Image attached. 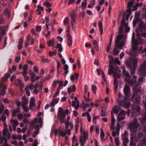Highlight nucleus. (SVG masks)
<instances>
[{
  "instance_id": "obj_49",
  "label": "nucleus",
  "mask_w": 146,
  "mask_h": 146,
  "mask_svg": "<svg viewBox=\"0 0 146 146\" xmlns=\"http://www.w3.org/2000/svg\"><path fill=\"white\" fill-rule=\"evenodd\" d=\"M139 6V3H137L133 7L132 11H135L136 10L138 6Z\"/></svg>"
},
{
  "instance_id": "obj_12",
  "label": "nucleus",
  "mask_w": 146,
  "mask_h": 146,
  "mask_svg": "<svg viewBox=\"0 0 146 146\" xmlns=\"http://www.w3.org/2000/svg\"><path fill=\"white\" fill-rule=\"evenodd\" d=\"M117 102L119 106L123 107L124 108L128 109L131 106V103L130 102L126 101L125 100H120L118 99Z\"/></svg>"
},
{
  "instance_id": "obj_20",
  "label": "nucleus",
  "mask_w": 146,
  "mask_h": 146,
  "mask_svg": "<svg viewBox=\"0 0 146 146\" xmlns=\"http://www.w3.org/2000/svg\"><path fill=\"white\" fill-rule=\"evenodd\" d=\"M22 106H26L27 104L28 101L26 98L25 96H23L22 97Z\"/></svg>"
},
{
  "instance_id": "obj_46",
  "label": "nucleus",
  "mask_w": 146,
  "mask_h": 146,
  "mask_svg": "<svg viewBox=\"0 0 146 146\" xmlns=\"http://www.w3.org/2000/svg\"><path fill=\"white\" fill-rule=\"evenodd\" d=\"M119 52V50H117L116 48H115L113 50V53L115 55H117Z\"/></svg>"
},
{
  "instance_id": "obj_19",
  "label": "nucleus",
  "mask_w": 146,
  "mask_h": 146,
  "mask_svg": "<svg viewBox=\"0 0 146 146\" xmlns=\"http://www.w3.org/2000/svg\"><path fill=\"white\" fill-rule=\"evenodd\" d=\"M21 113L20 109L17 107L16 109H14L12 113V116L14 117L16 116L17 113Z\"/></svg>"
},
{
  "instance_id": "obj_52",
  "label": "nucleus",
  "mask_w": 146,
  "mask_h": 146,
  "mask_svg": "<svg viewBox=\"0 0 146 146\" xmlns=\"http://www.w3.org/2000/svg\"><path fill=\"white\" fill-rule=\"evenodd\" d=\"M69 19L67 17L65 18L64 21V25H67L68 24L69 22Z\"/></svg>"
},
{
  "instance_id": "obj_9",
  "label": "nucleus",
  "mask_w": 146,
  "mask_h": 146,
  "mask_svg": "<svg viewBox=\"0 0 146 146\" xmlns=\"http://www.w3.org/2000/svg\"><path fill=\"white\" fill-rule=\"evenodd\" d=\"M137 119H135V122L129 124V127L131 132L135 133L137 130L138 127L140 124L137 121Z\"/></svg>"
},
{
  "instance_id": "obj_8",
  "label": "nucleus",
  "mask_w": 146,
  "mask_h": 146,
  "mask_svg": "<svg viewBox=\"0 0 146 146\" xmlns=\"http://www.w3.org/2000/svg\"><path fill=\"white\" fill-rule=\"evenodd\" d=\"M69 113L68 109L64 110L61 107H59L57 112L58 119H64L66 115H68Z\"/></svg>"
},
{
  "instance_id": "obj_10",
  "label": "nucleus",
  "mask_w": 146,
  "mask_h": 146,
  "mask_svg": "<svg viewBox=\"0 0 146 146\" xmlns=\"http://www.w3.org/2000/svg\"><path fill=\"white\" fill-rule=\"evenodd\" d=\"M125 27V31L126 33L128 32L130 30V28L128 27V24L125 22V18L123 17L121 20V24L119 29V33H122L124 26Z\"/></svg>"
},
{
  "instance_id": "obj_38",
  "label": "nucleus",
  "mask_w": 146,
  "mask_h": 146,
  "mask_svg": "<svg viewBox=\"0 0 146 146\" xmlns=\"http://www.w3.org/2000/svg\"><path fill=\"white\" fill-rule=\"evenodd\" d=\"M58 133L62 137H64L67 135L66 132H65V131L64 132L62 131L61 130H60L58 131Z\"/></svg>"
},
{
  "instance_id": "obj_34",
  "label": "nucleus",
  "mask_w": 146,
  "mask_h": 146,
  "mask_svg": "<svg viewBox=\"0 0 146 146\" xmlns=\"http://www.w3.org/2000/svg\"><path fill=\"white\" fill-rule=\"evenodd\" d=\"M130 146H135L136 144L135 142H134L133 137H132L130 138V142L129 143Z\"/></svg>"
},
{
  "instance_id": "obj_62",
  "label": "nucleus",
  "mask_w": 146,
  "mask_h": 146,
  "mask_svg": "<svg viewBox=\"0 0 146 146\" xmlns=\"http://www.w3.org/2000/svg\"><path fill=\"white\" fill-rule=\"evenodd\" d=\"M121 127L120 126L118 125L117 126L116 128V133L117 134L119 135V131L120 130Z\"/></svg>"
},
{
  "instance_id": "obj_53",
  "label": "nucleus",
  "mask_w": 146,
  "mask_h": 146,
  "mask_svg": "<svg viewBox=\"0 0 146 146\" xmlns=\"http://www.w3.org/2000/svg\"><path fill=\"white\" fill-rule=\"evenodd\" d=\"M92 89L93 92L94 94H96L97 90L96 86L94 85H92Z\"/></svg>"
},
{
  "instance_id": "obj_57",
  "label": "nucleus",
  "mask_w": 146,
  "mask_h": 146,
  "mask_svg": "<svg viewBox=\"0 0 146 146\" xmlns=\"http://www.w3.org/2000/svg\"><path fill=\"white\" fill-rule=\"evenodd\" d=\"M25 106H22V107L25 112L28 113L29 111V108L28 107H26Z\"/></svg>"
},
{
  "instance_id": "obj_44",
  "label": "nucleus",
  "mask_w": 146,
  "mask_h": 146,
  "mask_svg": "<svg viewBox=\"0 0 146 146\" xmlns=\"http://www.w3.org/2000/svg\"><path fill=\"white\" fill-rule=\"evenodd\" d=\"M100 136L101 139H104L105 136V134L102 129H101Z\"/></svg>"
},
{
  "instance_id": "obj_5",
  "label": "nucleus",
  "mask_w": 146,
  "mask_h": 146,
  "mask_svg": "<svg viewBox=\"0 0 146 146\" xmlns=\"http://www.w3.org/2000/svg\"><path fill=\"white\" fill-rule=\"evenodd\" d=\"M123 34H119L117 36L116 39L115 41V46L120 49H121L122 48V47L124 46V44L125 42V39L126 38L125 36L124 37V39L120 42V40L123 39Z\"/></svg>"
},
{
  "instance_id": "obj_33",
  "label": "nucleus",
  "mask_w": 146,
  "mask_h": 146,
  "mask_svg": "<svg viewBox=\"0 0 146 146\" xmlns=\"http://www.w3.org/2000/svg\"><path fill=\"white\" fill-rule=\"evenodd\" d=\"M55 48H58V51L59 52H62L63 48L62 47V45L58 43L57 44L56 46L55 47Z\"/></svg>"
},
{
  "instance_id": "obj_42",
  "label": "nucleus",
  "mask_w": 146,
  "mask_h": 146,
  "mask_svg": "<svg viewBox=\"0 0 146 146\" xmlns=\"http://www.w3.org/2000/svg\"><path fill=\"white\" fill-rule=\"evenodd\" d=\"M87 3L86 2H82L81 4V9L83 10H84L86 7Z\"/></svg>"
},
{
  "instance_id": "obj_26",
  "label": "nucleus",
  "mask_w": 146,
  "mask_h": 146,
  "mask_svg": "<svg viewBox=\"0 0 146 146\" xmlns=\"http://www.w3.org/2000/svg\"><path fill=\"white\" fill-rule=\"evenodd\" d=\"M6 115L7 116H8L9 115V111L8 109H6L5 110L2 115L1 118L0 117V119H6Z\"/></svg>"
},
{
  "instance_id": "obj_60",
  "label": "nucleus",
  "mask_w": 146,
  "mask_h": 146,
  "mask_svg": "<svg viewBox=\"0 0 146 146\" xmlns=\"http://www.w3.org/2000/svg\"><path fill=\"white\" fill-rule=\"evenodd\" d=\"M42 61L44 63H47L49 61V60L48 59L44 58H41Z\"/></svg>"
},
{
  "instance_id": "obj_55",
  "label": "nucleus",
  "mask_w": 146,
  "mask_h": 146,
  "mask_svg": "<svg viewBox=\"0 0 146 146\" xmlns=\"http://www.w3.org/2000/svg\"><path fill=\"white\" fill-rule=\"evenodd\" d=\"M116 64H117L118 65H120V62L116 58L114 60V62L113 63V64L115 65Z\"/></svg>"
},
{
  "instance_id": "obj_28",
  "label": "nucleus",
  "mask_w": 146,
  "mask_h": 146,
  "mask_svg": "<svg viewBox=\"0 0 146 146\" xmlns=\"http://www.w3.org/2000/svg\"><path fill=\"white\" fill-rule=\"evenodd\" d=\"M29 74L31 76V81L32 82L34 83L35 82L34 77L36 76V74L33 72H30Z\"/></svg>"
},
{
  "instance_id": "obj_1",
  "label": "nucleus",
  "mask_w": 146,
  "mask_h": 146,
  "mask_svg": "<svg viewBox=\"0 0 146 146\" xmlns=\"http://www.w3.org/2000/svg\"><path fill=\"white\" fill-rule=\"evenodd\" d=\"M123 74L127 77L125 78V82L131 86H134L133 89V96L132 97L131 100H133L135 99L136 102H139L141 99L140 95L141 94L142 92L141 89V87L140 84H136L137 82V76H133L131 78L129 72L126 71L125 68L123 67Z\"/></svg>"
},
{
  "instance_id": "obj_14",
  "label": "nucleus",
  "mask_w": 146,
  "mask_h": 146,
  "mask_svg": "<svg viewBox=\"0 0 146 146\" xmlns=\"http://www.w3.org/2000/svg\"><path fill=\"white\" fill-rule=\"evenodd\" d=\"M146 30V24L143 22H141L139 24L138 28L136 29V31L141 32H144Z\"/></svg>"
},
{
  "instance_id": "obj_6",
  "label": "nucleus",
  "mask_w": 146,
  "mask_h": 146,
  "mask_svg": "<svg viewBox=\"0 0 146 146\" xmlns=\"http://www.w3.org/2000/svg\"><path fill=\"white\" fill-rule=\"evenodd\" d=\"M132 50L130 52L131 54L133 56L136 55L138 53L137 45L138 44V41L135 40V35L134 33H133L132 37Z\"/></svg>"
},
{
  "instance_id": "obj_3",
  "label": "nucleus",
  "mask_w": 146,
  "mask_h": 146,
  "mask_svg": "<svg viewBox=\"0 0 146 146\" xmlns=\"http://www.w3.org/2000/svg\"><path fill=\"white\" fill-rule=\"evenodd\" d=\"M138 63V59L136 58H131L126 61V65L130 70L131 73L133 75L135 72Z\"/></svg>"
},
{
  "instance_id": "obj_61",
  "label": "nucleus",
  "mask_w": 146,
  "mask_h": 146,
  "mask_svg": "<svg viewBox=\"0 0 146 146\" xmlns=\"http://www.w3.org/2000/svg\"><path fill=\"white\" fill-rule=\"evenodd\" d=\"M133 1L129 2L127 3V6L128 7L131 8L133 5Z\"/></svg>"
},
{
  "instance_id": "obj_2",
  "label": "nucleus",
  "mask_w": 146,
  "mask_h": 146,
  "mask_svg": "<svg viewBox=\"0 0 146 146\" xmlns=\"http://www.w3.org/2000/svg\"><path fill=\"white\" fill-rule=\"evenodd\" d=\"M112 111L111 112V119H115L114 116V114H115L117 117V119H125L124 116L126 114V111L121 110L120 112L119 113L121 110L120 107L116 105L114 106L112 108Z\"/></svg>"
},
{
  "instance_id": "obj_15",
  "label": "nucleus",
  "mask_w": 146,
  "mask_h": 146,
  "mask_svg": "<svg viewBox=\"0 0 146 146\" xmlns=\"http://www.w3.org/2000/svg\"><path fill=\"white\" fill-rule=\"evenodd\" d=\"M123 92L126 98H128L131 95V92L129 87L127 86L125 87L123 89Z\"/></svg>"
},
{
  "instance_id": "obj_63",
  "label": "nucleus",
  "mask_w": 146,
  "mask_h": 146,
  "mask_svg": "<svg viewBox=\"0 0 146 146\" xmlns=\"http://www.w3.org/2000/svg\"><path fill=\"white\" fill-rule=\"evenodd\" d=\"M44 5L46 6L47 7H49L51 6V5L50 3L47 2H45L44 3Z\"/></svg>"
},
{
  "instance_id": "obj_17",
  "label": "nucleus",
  "mask_w": 146,
  "mask_h": 146,
  "mask_svg": "<svg viewBox=\"0 0 146 146\" xmlns=\"http://www.w3.org/2000/svg\"><path fill=\"white\" fill-rule=\"evenodd\" d=\"M74 107H75V109L77 110L80 107L79 103L76 97H74Z\"/></svg>"
},
{
  "instance_id": "obj_27",
  "label": "nucleus",
  "mask_w": 146,
  "mask_h": 146,
  "mask_svg": "<svg viewBox=\"0 0 146 146\" xmlns=\"http://www.w3.org/2000/svg\"><path fill=\"white\" fill-rule=\"evenodd\" d=\"M4 126H5V128L3 129V136H7V133L8 131V130L7 129V124H4Z\"/></svg>"
},
{
  "instance_id": "obj_43",
  "label": "nucleus",
  "mask_w": 146,
  "mask_h": 146,
  "mask_svg": "<svg viewBox=\"0 0 146 146\" xmlns=\"http://www.w3.org/2000/svg\"><path fill=\"white\" fill-rule=\"evenodd\" d=\"M82 115L83 117L86 116L87 119H91L90 115L88 112L86 113H82Z\"/></svg>"
},
{
  "instance_id": "obj_56",
  "label": "nucleus",
  "mask_w": 146,
  "mask_h": 146,
  "mask_svg": "<svg viewBox=\"0 0 146 146\" xmlns=\"http://www.w3.org/2000/svg\"><path fill=\"white\" fill-rule=\"evenodd\" d=\"M73 140H74V142L75 141V146L74 145V146H78V141L76 139L75 136L74 135L73 136Z\"/></svg>"
},
{
  "instance_id": "obj_24",
  "label": "nucleus",
  "mask_w": 146,
  "mask_h": 146,
  "mask_svg": "<svg viewBox=\"0 0 146 146\" xmlns=\"http://www.w3.org/2000/svg\"><path fill=\"white\" fill-rule=\"evenodd\" d=\"M59 100V99L56 98L53 99L50 103V106L52 107H54L55 104L57 103Z\"/></svg>"
},
{
  "instance_id": "obj_45",
  "label": "nucleus",
  "mask_w": 146,
  "mask_h": 146,
  "mask_svg": "<svg viewBox=\"0 0 146 146\" xmlns=\"http://www.w3.org/2000/svg\"><path fill=\"white\" fill-rule=\"evenodd\" d=\"M128 135L129 133L126 131H125L123 134H121V138L127 137V136Z\"/></svg>"
},
{
  "instance_id": "obj_36",
  "label": "nucleus",
  "mask_w": 146,
  "mask_h": 146,
  "mask_svg": "<svg viewBox=\"0 0 146 146\" xmlns=\"http://www.w3.org/2000/svg\"><path fill=\"white\" fill-rule=\"evenodd\" d=\"M64 69L65 70V76H66V75L68 74V66L67 64H65L64 65Z\"/></svg>"
},
{
  "instance_id": "obj_11",
  "label": "nucleus",
  "mask_w": 146,
  "mask_h": 146,
  "mask_svg": "<svg viewBox=\"0 0 146 146\" xmlns=\"http://www.w3.org/2000/svg\"><path fill=\"white\" fill-rule=\"evenodd\" d=\"M138 73L141 76H146V60L144 61L143 64L141 66Z\"/></svg>"
},
{
  "instance_id": "obj_29",
  "label": "nucleus",
  "mask_w": 146,
  "mask_h": 146,
  "mask_svg": "<svg viewBox=\"0 0 146 146\" xmlns=\"http://www.w3.org/2000/svg\"><path fill=\"white\" fill-rule=\"evenodd\" d=\"M79 74L78 73H76L74 75V83L77 82L78 80Z\"/></svg>"
},
{
  "instance_id": "obj_7",
  "label": "nucleus",
  "mask_w": 146,
  "mask_h": 146,
  "mask_svg": "<svg viewBox=\"0 0 146 146\" xmlns=\"http://www.w3.org/2000/svg\"><path fill=\"white\" fill-rule=\"evenodd\" d=\"M143 136V134L142 132H140L137 133L134 136L133 139H134L136 141H140L141 139V142L139 143L137 146H146V139H142Z\"/></svg>"
},
{
  "instance_id": "obj_48",
  "label": "nucleus",
  "mask_w": 146,
  "mask_h": 146,
  "mask_svg": "<svg viewBox=\"0 0 146 146\" xmlns=\"http://www.w3.org/2000/svg\"><path fill=\"white\" fill-rule=\"evenodd\" d=\"M68 93L70 94L71 92L73 91V86L69 87L67 89Z\"/></svg>"
},
{
  "instance_id": "obj_54",
  "label": "nucleus",
  "mask_w": 146,
  "mask_h": 146,
  "mask_svg": "<svg viewBox=\"0 0 146 146\" xmlns=\"http://www.w3.org/2000/svg\"><path fill=\"white\" fill-rule=\"evenodd\" d=\"M37 11H43L44 10L43 8L40 5H38L37 6V9H36Z\"/></svg>"
},
{
  "instance_id": "obj_64",
  "label": "nucleus",
  "mask_w": 146,
  "mask_h": 146,
  "mask_svg": "<svg viewBox=\"0 0 146 146\" xmlns=\"http://www.w3.org/2000/svg\"><path fill=\"white\" fill-rule=\"evenodd\" d=\"M41 27L40 26H37L36 28V31L39 32L41 31Z\"/></svg>"
},
{
  "instance_id": "obj_21",
  "label": "nucleus",
  "mask_w": 146,
  "mask_h": 146,
  "mask_svg": "<svg viewBox=\"0 0 146 146\" xmlns=\"http://www.w3.org/2000/svg\"><path fill=\"white\" fill-rule=\"evenodd\" d=\"M108 57L109 58H110V65L109 66V69H110V66H112L114 68H118L117 67H115L114 68L113 67V63L114 62V60L113 59V57L111 55H108Z\"/></svg>"
},
{
  "instance_id": "obj_31",
  "label": "nucleus",
  "mask_w": 146,
  "mask_h": 146,
  "mask_svg": "<svg viewBox=\"0 0 146 146\" xmlns=\"http://www.w3.org/2000/svg\"><path fill=\"white\" fill-rule=\"evenodd\" d=\"M35 99L33 97H31V101L30 102L29 105L34 107L35 106Z\"/></svg>"
},
{
  "instance_id": "obj_51",
  "label": "nucleus",
  "mask_w": 146,
  "mask_h": 146,
  "mask_svg": "<svg viewBox=\"0 0 146 146\" xmlns=\"http://www.w3.org/2000/svg\"><path fill=\"white\" fill-rule=\"evenodd\" d=\"M137 35H139L140 36H141L142 37H146V33H137Z\"/></svg>"
},
{
  "instance_id": "obj_35",
  "label": "nucleus",
  "mask_w": 146,
  "mask_h": 146,
  "mask_svg": "<svg viewBox=\"0 0 146 146\" xmlns=\"http://www.w3.org/2000/svg\"><path fill=\"white\" fill-rule=\"evenodd\" d=\"M10 122L12 123H13V125L17 126L19 124V122L16 119H10Z\"/></svg>"
},
{
  "instance_id": "obj_59",
  "label": "nucleus",
  "mask_w": 146,
  "mask_h": 146,
  "mask_svg": "<svg viewBox=\"0 0 146 146\" xmlns=\"http://www.w3.org/2000/svg\"><path fill=\"white\" fill-rule=\"evenodd\" d=\"M140 15V12L139 11H137L135 14V17L136 18L138 19Z\"/></svg>"
},
{
  "instance_id": "obj_30",
  "label": "nucleus",
  "mask_w": 146,
  "mask_h": 146,
  "mask_svg": "<svg viewBox=\"0 0 146 146\" xmlns=\"http://www.w3.org/2000/svg\"><path fill=\"white\" fill-rule=\"evenodd\" d=\"M98 26L99 28V30L100 31V34L101 35L103 33V28L102 23L100 22L98 23Z\"/></svg>"
},
{
  "instance_id": "obj_47",
  "label": "nucleus",
  "mask_w": 146,
  "mask_h": 146,
  "mask_svg": "<svg viewBox=\"0 0 146 146\" xmlns=\"http://www.w3.org/2000/svg\"><path fill=\"white\" fill-rule=\"evenodd\" d=\"M4 110V107L3 104H1L0 107V115L2 114L3 111Z\"/></svg>"
},
{
  "instance_id": "obj_4",
  "label": "nucleus",
  "mask_w": 146,
  "mask_h": 146,
  "mask_svg": "<svg viewBox=\"0 0 146 146\" xmlns=\"http://www.w3.org/2000/svg\"><path fill=\"white\" fill-rule=\"evenodd\" d=\"M113 73L114 77V84H118L116 77L120 78L121 74V71L118 68H114L112 66H110V69H109L108 74H111Z\"/></svg>"
},
{
  "instance_id": "obj_37",
  "label": "nucleus",
  "mask_w": 146,
  "mask_h": 146,
  "mask_svg": "<svg viewBox=\"0 0 146 146\" xmlns=\"http://www.w3.org/2000/svg\"><path fill=\"white\" fill-rule=\"evenodd\" d=\"M47 44L49 46H51L52 45L54 46V39L50 40L49 41L47 42Z\"/></svg>"
},
{
  "instance_id": "obj_32",
  "label": "nucleus",
  "mask_w": 146,
  "mask_h": 146,
  "mask_svg": "<svg viewBox=\"0 0 146 146\" xmlns=\"http://www.w3.org/2000/svg\"><path fill=\"white\" fill-rule=\"evenodd\" d=\"M10 76V74L9 73H7L2 78V80L4 82L6 81Z\"/></svg>"
},
{
  "instance_id": "obj_40",
  "label": "nucleus",
  "mask_w": 146,
  "mask_h": 146,
  "mask_svg": "<svg viewBox=\"0 0 146 146\" xmlns=\"http://www.w3.org/2000/svg\"><path fill=\"white\" fill-rule=\"evenodd\" d=\"M56 62L57 63V72L58 73H59L60 72L59 71V68L61 66V64L60 62L57 60H56Z\"/></svg>"
},
{
  "instance_id": "obj_41",
  "label": "nucleus",
  "mask_w": 146,
  "mask_h": 146,
  "mask_svg": "<svg viewBox=\"0 0 146 146\" xmlns=\"http://www.w3.org/2000/svg\"><path fill=\"white\" fill-rule=\"evenodd\" d=\"M69 15L71 19V25L72 28H73V12L72 11L69 13Z\"/></svg>"
},
{
  "instance_id": "obj_16",
  "label": "nucleus",
  "mask_w": 146,
  "mask_h": 146,
  "mask_svg": "<svg viewBox=\"0 0 146 146\" xmlns=\"http://www.w3.org/2000/svg\"><path fill=\"white\" fill-rule=\"evenodd\" d=\"M66 36L67 37V44L69 46H70L72 44V37L69 33L66 34Z\"/></svg>"
},
{
  "instance_id": "obj_18",
  "label": "nucleus",
  "mask_w": 146,
  "mask_h": 146,
  "mask_svg": "<svg viewBox=\"0 0 146 146\" xmlns=\"http://www.w3.org/2000/svg\"><path fill=\"white\" fill-rule=\"evenodd\" d=\"M121 140L123 141V146H128L127 143L129 141V139L128 137H121Z\"/></svg>"
},
{
  "instance_id": "obj_13",
  "label": "nucleus",
  "mask_w": 146,
  "mask_h": 146,
  "mask_svg": "<svg viewBox=\"0 0 146 146\" xmlns=\"http://www.w3.org/2000/svg\"><path fill=\"white\" fill-rule=\"evenodd\" d=\"M88 138V134L86 132L84 131L83 133L82 137H80V143L81 146H84L86 140Z\"/></svg>"
},
{
  "instance_id": "obj_22",
  "label": "nucleus",
  "mask_w": 146,
  "mask_h": 146,
  "mask_svg": "<svg viewBox=\"0 0 146 146\" xmlns=\"http://www.w3.org/2000/svg\"><path fill=\"white\" fill-rule=\"evenodd\" d=\"M15 84L18 86L20 87V90L22 88L23 84L21 81L19 79H16L15 80Z\"/></svg>"
},
{
  "instance_id": "obj_23",
  "label": "nucleus",
  "mask_w": 146,
  "mask_h": 146,
  "mask_svg": "<svg viewBox=\"0 0 146 146\" xmlns=\"http://www.w3.org/2000/svg\"><path fill=\"white\" fill-rule=\"evenodd\" d=\"M28 68V66L27 65H24L23 68V72H21L20 73H22L23 76H25V75H27V70Z\"/></svg>"
},
{
  "instance_id": "obj_25",
  "label": "nucleus",
  "mask_w": 146,
  "mask_h": 146,
  "mask_svg": "<svg viewBox=\"0 0 146 146\" xmlns=\"http://www.w3.org/2000/svg\"><path fill=\"white\" fill-rule=\"evenodd\" d=\"M34 121L32 120L30 122V125L33 127H34L37 121H38L40 123L42 122V119H34Z\"/></svg>"
},
{
  "instance_id": "obj_58",
  "label": "nucleus",
  "mask_w": 146,
  "mask_h": 146,
  "mask_svg": "<svg viewBox=\"0 0 146 146\" xmlns=\"http://www.w3.org/2000/svg\"><path fill=\"white\" fill-rule=\"evenodd\" d=\"M0 31L2 35H3L5 33V30L1 27H0Z\"/></svg>"
},
{
  "instance_id": "obj_50",
  "label": "nucleus",
  "mask_w": 146,
  "mask_h": 146,
  "mask_svg": "<svg viewBox=\"0 0 146 146\" xmlns=\"http://www.w3.org/2000/svg\"><path fill=\"white\" fill-rule=\"evenodd\" d=\"M33 88V84L32 83L31 84L29 85H27L25 87V88H27V89H28V90H29V89L31 90H32Z\"/></svg>"
},
{
  "instance_id": "obj_39",
  "label": "nucleus",
  "mask_w": 146,
  "mask_h": 146,
  "mask_svg": "<svg viewBox=\"0 0 146 146\" xmlns=\"http://www.w3.org/2000/svg\"><path fill=\"white\" fill-rule=\"evenodd\" d=\"M60 87L58 86L57 88L56 92L55 93V94L53 96V98H56L57 96L59 94L60 92Z\"/></svg>"
}]
</instances>
